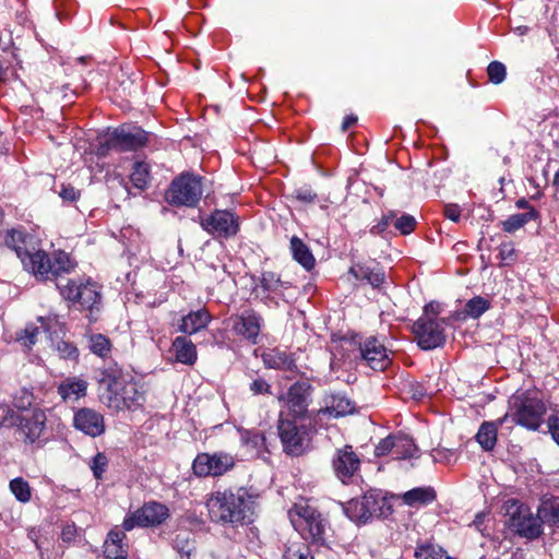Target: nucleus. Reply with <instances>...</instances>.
Returning a JSON list of instances; mask_svg holds the SVG:
<instances>
[{
    "mask_svg": "<svg viewBox=\"0 0 559 559\" xmlns=\"http://www.w3.org/2000/svg\"><path fill=\"white\" fill-rule=\"evenodd\" d=\"M263 361L267 368L289 371L296 369L295 359L292 355L280 349H272L265 353L263 355Z\"/></svg>",
    "mask_w": 559,
    "mask_h": 559,
    "instance_id": "obj_31",
    "label": "nucleus"
},
{
    "mask_svg": "<svg viewBox=\"0 0 559 559\" xmlns=\"http://www.w3.org/2000/svg\"><path fill=\"white\" fill-rule=\"evenodd\" d=\"M504 423H500V418L496 421H484L478 432L476 433V440L485 451H491L497 443L498 428Z\"/></svg>",
    "mask_w": 559,
    "mask_h": 559,
    "instance_id": "obj_30",
    "label": "nucleus"
},
{
    "mask_svg": "<svg viewBox=\"0 0 559 559\" xmlns=\"http://www.w3.org/2000/svg\"><path fill=\"white\" fill-rule=\"evenodd\" d=\"M416 559H454L447 555V552L437 545L423 544L417 546L415 550Z\"/></svg>",
    "mask_w": 559,
    "mask_h": 559,
    "instance_id": "obj_39",
    "label": "nucleus"
},
{
    "mask_svg": "<svg viewBox=\"0 0 559 559\" xmlns=\"http://www.w3.org/2000/svg\"><path fill=\"white\" fill-rule=\"evenodd\" d=\"M487 74L491 83L500 84L506 79L507 70L503 63L492 61L487 68Z\"/></svg>",
    "mask_w": 559,
    "mask_h": 559,
    "instance_id": "obj_48",
    "label": "nucleus"
},
{
    "mask_svg": "<svg viewBox=\"0 0 559 559\" xmlns=\"http://www.w3.org/2000/svg\"><path fill=\"white\" fill-rule=\"evenodd\" d=\"M402 499L405 504L419 508L432 502L436 499V493L432 488L418 487L406 491Z\"/></svg>",
    "mask_w": 559,
    "mask_h": 559,
    "instance_id": "obj_34",
    "label": "nucleus"
},
{
    "mask_svg": "<svg viewBox=\"0 0 559 559\" xmlns=\"http://www.w3.org/2000/svg\"><path fill=\"white\" fill-rule=\"evenodd\" d=\"M357 122V117L349 115L346 116L342 123V130L347 131L349 128H352Z\"/></svg>",
    "mask_w": 559,
    "mask_h": 559,
    "instance_id": "obj_62",
    "label": "nucleus"
},
{
    "mask_svg": "<svg viewBox=\"0 0 559 559\" xmlns=\"http://www.w3.org/2000/svg\"><path fill=\"white\" fill-rule=\"evenodd\" d=\"M331 465L336 478L343 484H349L358 476L361 461L352 445H344L335 450Z\"/></svg>",
    "mask_w": 559,
    "mask_h": 559,
    "instance_id": "obj_17",
    "label": "nucleus"
},
{
    "mask_svg": "<svg viewBox=\"0 0 559 559\" xmlns=\"http://www.w3.org/2000/svg\"><path fill=\"white\" fill-rule=\"evenodd\" d=\"M10 490L14 497L22 503H26L32 498L29 484L22 477H16L10 481Z\"/></svg>",
    "mask_w": 559,
    "mask_h": 559,
    "instance_id": "obj_40",
    "label": "nucleus"
},
{
    "mask_svg": "<svg viewBox=\"0 0 559 559\" xmlns=\"http://www.w3.org/2000/svg\"><path fill=\"white\" fill-rule=\"evenodd\" d=\"M130 179L135 188L140 190L147 189L151 182L150 165L145 162H135Z\"/></svg>",
    "mask_w": 559,
    "mask_h": 559,
    "instance_id": "obj_37",
    "label": "nucleus"
},
{
    "mask_svg": "<svg viewBox=\"0 0 559 559\" xmlns=\"http://www.w3.org/2000/svg\"><path fill=\"white\" fill-rule=\"evenodd\" d=\"M126 534L118 527L112 528L104 545L105 559H128V546L123 543Z\"/></svg>",
    "mask_w": 559,
    "mask_h": 559,
    "instance_id": "obj_25",
    "label": "nucleus"
},
{
    "mask_svg": "<svg viewBox=\"0 0 559 559\" xmlns=\"http://www.w3.org/2000/svg\"><path fill=\"white\" fill-rule=\"evenodd\" d=\"M312 388L305 381H297L289 386L286 393L281 394L277 400L285 412V417L306 419L308 407L311 402Z\"/></svg>",
    "mask_w": 559,
    "mask_h": 559,
    "instance_id": "obj_10",
    "label": "nucleus"
},
{
    "mask_svg": "<svg viewBox=\"0 0 559 559\" xmlns=\"http://www.w3.org/2000/svg\"><path fill=\"white\" fill-rule=\"evenodd\" d=\"M499 258L504 264H511L515 260V249L511 242L499 246Z\"/></svg>",
    "mask_w": 559,
    "mask_h": 559,
    "instance_id": "obj_51",
    "label": "nucleus"
},
{
    "mask_svg": "<svg viewBox=\"0 0 559 559\" xmlns=\"http://www.w3.org/2000/svg\"><path fill=\"white\" fill-rule=\"evenodd\" d=\"M39 333V328L34 324H28L23 331V336H20L19 340L23 341V344L27 347H32L36 343V337Z\"/></svg>",
    "mask_w": 559,
    "mask_h": 559,
    "instance_id": "obj_52",
    "label": "nucleus"
},
{
    "mask_svg": "<svg viewBox=\"0 0 559 559\" xmlns=\"http://www.w3.org/2000/svg\"><path fill=\"white\" fill-rule=\"evenodd\" d=\"M0 245L14 251L22 262L29 253L26 249V235L20 229L13 228L0 234Z\"/></svg>",
    "mask_w": 559,
    "mask_h": 559,
    "instance_id": "obj_28",
    "label": "nucleus"
},
{
    "mask_svg": "<svg viewBox=\"0 0 559 559\" xmlns=\"http://www.w3.org/2000/svg\"><path fill=\"white\" fill-rule=\"evenodd\" d=\"M290 523L300 535L308 539L319 540L324 534V525L320 514L306 503H296L289 511Z\"/></svg>",
    "mask_w": 559,
    "mask_h": 559,
    "instance_id": "obj_11",
    "label": "nucleus"
},
{
    "mask_svg": "<svg viewBox=\"0 0 559 559\" xmlns=\"http://www.w3.org/2000/svg\"><path fill=\"white\" fill-rule=\"evenodd\" d=\"M546 412L547 407L543 400L524 393L513 396L509 412L500 418V423L511 419L512 423L535 431L540 427Z\"/></svg>",
    "mask_w": 559,
    "mask_h": 559,
    "instance_id": "obj_4",
    "label": "nucleus"
},
{
    "mask_svg": "<svg viewBox=\"0 0 559 559\" xmlns=\"http://www.w3.org/2000/svg\"><path fill=\"white\" fill-rule=\"evenodd\" d=\"M212 320V316L205 309H199L191 311L187 316L182 317L178 330L185 334H195L199 331L205 329Z\"/></svg>",
    "mask_w": 559,
    "mask_h": 559,
    "instance_id": "obj_27",
    "label": "nucleus"
},
{
    "mask_svg": "<svg viewBox=\"0 0 559 559\" xmlns=\"http://www.w3.org/2000/svg\"><path fill=\"white\" fill-rule=\"evenodd\" d=\"M57 287L66 299L78 304L81 309L90 311L99 309L102 295L96 283L90 280L85 282L67 280L66 284L60 282Z\"/></svg>",
    "mask_w": 559,
    "mask_h": 559,
    "instance_id": "obj_8",
    "label": "nucleus"
},
{
    "mask_svg": "<svg viewBox=\"0 0 559 559\" xmlns=\"http://www.w3.org/2000/svg\"><path fill=\"white\" fill-rule=\"evenodd\" d=\"M507 513L510 515L509 525L520 536L528 539H535L543 533V521L537 513L535 516L524 504L515 500L507 502Z\"/></svg>",
    "mask_w": 559,
    "mask_h": 559,
    "instance_id": "obj_9",
    "label": "nucleus"
},
{
    "mask_svg": "<svg viewBox=\"0 0 559 559\" xmlns=\"http://www.w3.org/2000/svg\"><path fill=\"white\" fill-rule=\"evenodd\" d=\"M88 466H90L94 477L96 479H102L103 475L106 472L107 466H108V459H107L106 454L103 452L96 453V455H94L91 459Z\"/></svg>",
    "mask_w": 559,
    "mask_h": 559,
    "instance_id": "obj_47",
    "label": "nucleus"
},
{
    "mask_svg": "<svg viewBox=\"0 0 559 559\" xmlns=\"http://www.w3.org/2000/svg\"><path fill=\"white\" fill-rule=\"evenodd\" d=\"M431 457L436 463L451 464L456 461V453L452 449L438 448L431 451Z\"/></svg>",
    "mask_w": 559,
    "mask_h": 559,
    "instance_id": "obj_50",
    "label": "nucleus"
},
{
    "mask_svg": "<svg viewBox=\"0 0 559 559\" xmlns=\"http://www.w3.org/2000/svg\"><path fill=\"white\" fill-rule=\"evenodd\" d=\"M552 185L554 187L556 188V193L555 195L557 198H559V169L555 173L554 175V180H552Z\"/></svg>",
    "mask_w": 559,
    "mask_h": 559,
    "instance_id": "obj_64",
    "label": "nucleus"
},
{
    "mask_svg": "<svg viewBox=\"0 0 559 559\" xmlns=\"http://www.w3.org/2000/svg\"><path fill=\"white\" fill-rule=\"evenodd\" d=\"M264 320L253 309H248L233 318V331L251 344H258V338L263 328Z\"/></svg>",
    "mask_w": 559,
    "mask_h": 559,
    "instance_id": "obj_20",
    "label": "nucleus"
},
{
    "mask_svg": "<svg viewBox=\"0 0 559 559\" xmlns=\"http://www.w3.org/2000/svg\"><path fill=\"white\" fill-rule=\"evenodd\" d=\"M374 454L390 455L393 460H406L418 457L419 449L411 437L397 433L382 439L376 447Z\"/></svg>",
    "mask_w": 559,
    "mask_h": 559,
    "instance_id": "obj_15",
    "label": "nucleus"
},
{
    "mask_svg": "<svg viewBox=\"0 0 559 559\" xmlns=\"http://www.w3.org/2000/svg\"><path fill=\"white\" fill-rule=\"evenodd\" d=\"M416 226V219L414 216L409 214H403L401 217L394 218V227L402 234L408 235L411 234Z\"/></svg>",
    "mask_w": 559,
    "mask_h": 559,
    "instance_id": "obj_49",
    "label": "nucleus"
},
{
    "mask_svg": "<svg viewBox=\"0 0 559 559\" xmlns=\"http://www.w3.org/2000/svg\"><path fill=\"white\" fill-rule=\"evenodd\" d=\"M538 216L539 214L535 209H531V211L525 213L512 214L502 222V229L506 233H514L526 225L528 222L538 218Z\"/></svg>",
    "mask_w": 559,
    "mask_h": 559,
    "instance_id": "obj_36",
    "label": "nucleus"
},
{
    "mask_svg": "<svg viewBox=\"0 0 559 559\" xmlns=\"http://www.w3.org/2000/svg\"><path fill=\"white\" fill-rule=\"evenodd\" d=\"M75 534H76V528H75V526L73 524L66 525L62 528L61 538H62L63 542L69 543V542L74 539Z\"/></svg>",
    "mask_w": 559,
    "mask_h": 559,
    "instance_id": "obj_59",
    "label": "nucleus"
},
{
    "mask_svg": "<svg viewBox=\"0 0 559 559\" xmlns=\"http://www.w3.org/2000/svg\"><path fill=\"white\" fill-rule=\"evenodd\" d=\"M289 287V282L282 281L278 274L266 271L262 272L259 284L253 288V294L264 305L277 306V299L283 298L284 292Z\"/></svg>",
    "mask_w": 559,
    "mask_h": 559,
    "instance_id": "obj_18",
    "label": "nucleus"
},
{
    "mask_svg": "<svg viewBox=\"0 0 559 559\" xmlns=\"http://www.w3.org/2000/svg\"><path fill=\"white\" fill-rule=\"evenodd\" d=\"M88 382L81 377H67L57 386V393L63 402H78L86 396Z\"/></svg>",
    "mask_w": 559,
    "mask_h": 559,
    "instance_id": "obj_23",
    "label": "nucleus"
},
{
    "mask_svg": "<svg viewBox=\"0 0 559 559\" xmlns=\"http://www.w3.org/2000/svg\"><path fill=\"white\" fill-rule=\"evenodd\" d=\"M538 514L543 523L559 527V498L543 499L538 507Z\"/></svg>",
    "mask_w": 559,
    "mask_h": 559,
    "instance_id": "obj_35",
    "label": "nucleus"
},
{
    "mask_svg": "<svg viewBox=\"0 0 559 559\" xmlns=\"http://www.w3.org/2000/svg\"><path fill=\"white\" fill-rule=\"evenodd\" d=\"M110 151L119 152V142L116 140V130L107 132L98 139L97 155L106 156Z\"/></svg>",
    "mask_w": 559,
    "mask_h": 559,
    "instance_id": "obj_44",
    "label": "nucleus"
},
{
    "mask_svg": "<svg viewBox=\"0 0 559 559\" xmlns=\"http://www.w3.org/2000/svg\"><path fill=\"white\" fill-rule=\"evenodd\" d=\"M173 350L178 362L192 366L197 361L195 345L186 336H177L173 342Z\"/></svg>",
    "mask_w": 559,
    "mask_h": 559,
    "instance_id": "obj_29",
    "label": "nucleus"
},
{
    "mask_svg": "<svg viewBox=\"0 0 559 559\" xmlns=\"http://www.w3.org/2000/svg\"><path fill=\"white\" fill-rule=\"evenodd\" d=\"M169 516L168 508L159 502L151 501L144 503L134 512L127 514L122 527L124 531H131L134 527L158 526Z\"/></svg>",
    "mask_w": 559,
    "mask_h": 559,
    "instance_id": "obj_14",
    "label": "nucleus"
},
{
    "mask_svg": "<svg viewBox=\"0 0 559 559\" xmlns=\"http://www.w3.org/2000/svg\"><path fill=\"white\" fill-rule=\"evenodd\" d=\"M349 274L357 281H366L372 287H379L384 281V273L382 270L371 269L362 264L352 266Z\"/></svg>",
    "mask_w": 559,
    "mask_h": 559,
    "instance_id": "obj_33",
    "label": "nucleus"
},
{
    "mask_svg": "<svg viewBox=\"0 0 559 559\" xmlns=\"http://www.w3.org/2000/svg\"><path fill=\"white\" fill-rule=\"evenodd\" d=\"M59 195L64 202L72 203L79 199L80 191L70 185H62Z\"/></svg>",
    "mask_w": 559,
    "mask_h": 559,
    "instance_id": "obj_55",
    "label": "nucleus"
},
{
    "mask_svg": "<svg viewBox=\"0 0 559 559\" xmlns=\"http://www.w3.org/2000/svg\"><path fill=\"white\" fill-rule=\"evenodd\" d=\"M187 531L179 532L174 539V548L187 559H190L191 554L194 551V542Z\"/></svg>",
    "mask_w": 559,
    "mask_h": 559,
    "instance_id": "obj_41",
    "label": "nucleus"
},
{
    "mask_svg": "<svg viewBox=\"0 0 559 559\" xmlns=\"http://www.w3.org/2000/svg\"><path fill=\"white\" fill-rule=\"evenodd\" d=\"M258 499L249 488H228L211 493L206 507L213 522L238 527L253 522Z\"/></svg>",
    "mask_w": 559,
    "mask_h": 559,
    "instance_id": "obj_1",
    "label": "nucleus"
},
{
    "mask_svg": "<svg viewBox=\"0 0 559 559\" xmlns=\"http://www.w3.org/2000/svg\"><path fill=\"white\" fill-rule=\"evenodd\" d=\"M116 140L119 142V152L132 151L144 146L148 134L142 129L128 130L124 127L116 128Z\"/></svg>",
    "mask_w": 559,
    "mask_h": 559,
    "instance_id": "obj_24",
    "label": "nucleus"
},
{
    "mask_svg": "<svg viewBox=\"0 0 559 559\" xmlns=\"http://www.w3.org/2000/svg\"><path fill=\"white\" fill-rule=\"evenodd\" d=\"M283 559H313L309 547L304 543H292L286 547Z\"/></svg>",
    "mask_w": 559,
    "mask_h": 559,
    "instance_id": "obj_45",
    "label": "nucleus"
},
{
    "mask_svg": "<svg viewBox=\"0 0 559 559\" xmlns=\"http://www.w3.org/2000/svg\"><path fill=\"white\" fill-rule=\"evenodd\" d=\"M203 194L202 179L191 174L176 177L165 193L166 201L175 206L194 207Z\"/></svg>",
    "mask_w": 559,
    "mask_h": 559,
    "instance_id": "obj_7",
    "label": "nucleus"
},
{
    "mask_svg": "<svg viewBox=\"0 0 559 559\" xmlns=\"http://www.w3.org/2000/svg\"><path fill=\"white\" fill-rule=\"evenodd\" d=\"M103 400L114 409L133 408L144 402V393L133 377L118 367H108L102 372Z\"/></svg>",
    "mask_w": 559,
    "mask_h": 559,
    "instance_id": "obj_2",
    "label": "nucleus"
},
{
    "mask_svg": "<svg viewBox=\"0 0 559 559\" xmlns=\"http://www.w3.org/2000/svg\"><path fill=\"white\" fill-rule=\"evenodd\" d=\"M47 409L34 407L31 412L17 413L10 406H0V426L16 427L24 444L44 447L49 440Z\"/></svg>",
    "mask_w": 559,
    "mask_h": 559,
    "instance_id": "obj_3",
    "label": "nucleus"
},
{
    "mask_svg": "<svg viewBox=\"0 0 559 559\" xmlns=\"http://www.w3.org/2000/svg\"><path fill=\"white\" fill-rule=\"evenodd\" d=\"M290 251L295 261L302 265L306 270L313 269L316 259L309 247L297 236L290 238Z\"/></svg>",
    "mask_w": 559,
    "mask_h": 559,
    "instance_id": "obj_32",
    "label": "nucleus"
},
{
    "mask_svg": "<svg viewBox=\"0 0 559 559\" xmlns=\"http://www.w3.org/2000/svg\"><path fill=\"white\" fill-rule=\"evenodd\" d=\"M296 199L301 202L312 203L317 199V194L309 189H299L296 191Z\"/></svg>",
    "mask_w": 559,
    "mask_h": 559,
    "instance_id": "obj_57",
    "label": "nucleus"
},
{
    "mask_svg": "<svg viewBox=\"0 0 559 559\" xmlns=\"http://www.w3.org/2000/svg\"><path fill=\"white\" fill-rule=\"evenodd\" d=\"M547 427L550 435L559 431V416L550 415L547 419Z\"/></svg>",
    "mask_w": 559,
    "mask_h": 559,
    "instance_id": "obj_60",
    "label": "nucleus"
},
{
    "mask_svg": "<svg viewBox=\"0 0 559 559\" xmlns=\"http://www.w3.org/2000/svg\"><path fill=\"white\" fill-rule=\"evenodd\" d=\"M57 350L60 356L66 359H76L79 355L76 347L69 342L62 341L58 343Z\"/></svg>",
    "mask_w": 559,
    "mask_h": 559,
    "instance_id": "obj_54",
    "label": "nucleus"
},
{
    "mask_svg": "<svg viewBox=\"0 0 559 559\" xmlns=\"http://www.w3.org/2000/svg\"><path fill=\"white\" fill-rule=\"evenodd\" d=\"M440 312V305L438 302H429L424 308V316L429 317V313L437 316Z\"/></svg>",
    "mask_w": 559,
    "mask_h": 559,
    "instance_id": "obj_61",
    "label": "nucleus"
},
{
    "mask_svg": "<svg viewBox=\"0 0 559 559\" xmlns=\"http://www.w3.org/2000/svg\"><path fill=\"white\" fill-rule=\"evenodd\" d=\"M235 466V459L231 454L223 451L199 453L192 463V471L198 477H218Z\"/></svg>",
    "mask_w": 559,
    "mask_h": 559,
    "instance_id": "obj_13",
    "label": "nucleus"
},
{
    "mask_svg": "<svg viewBox=\"0 0 559 559\" xmlns=\"http://www.w3.org/2000/svg\"><path fill=\"white\" fill-rule=\"evenodd\" d=\"M515 206L518 209H524L527 211H531V209H534L526 199L522 198L515 202Z\"/></svg>",
    "mask_w": 559,
    "mask_h": 559,
    "instance_id": "obj_63",
    "label": "nucleus"
},
{
    "mask_svg": "<svg viewBox=\"0 0 559 559\" xmlns=\"http://www.w3.org/2000/svg\"><path fill=\"white\" fill-rule=\"evenodd\" d=\"M249 389L253 395L271 394V385L262 378L254 379Z\"/></svg>",
    "mask_w": 559,
    "mask_h": 559,
    "instance_id": "obj_53",
    "label": "nucleus"
},
{
    "mask_svg": "<svg viewBox=\"0 0 559 559\" xmlns=\"http://www.w3.org/2000/svg\"><path fill=\"white\" fill-rule=\"evenodd\" d=\"M444 216L452 222H459L461 217V209L456 204H447L444 206Z\"/></svg>",
    "mask_w": 559,
    "mask_h": 559,
    "instance_id": "obj_56",
    "label": "nucleus"
},
{
    "mask_svg": "<svg viewBox=\"0 0 559 559\" xmlns=\"http://www.w3.org/2000/svg\"><path fill=\"white\" fill-rule=\"evenodd\" d=\"M241 440L252 449H262L265 444V436L257 429L245 430L241 432Z\"/></svg>",
    "mask_w": 559,
    "mask_h": 559,
    "instance_id": "obj_46",
    "label": "nucleus"
},
{
    "mask_svg": "<svg viewBox=\"0 0 559 559\" xmlns=\"http://www.w3.org/2000/svg\"><path fill=\"white\" fill-rule=\"evenodd\" d=\"M304 420L285 417V412L280 411L277 421L278 437L284 452L289 455H300L309 445L310 429Z\"/></svg>",
    "mask_w": 559,
    "mask_h": 559,
    "instance_id": "obj_6",
    "label": "nucleus"
},
{
    "mask_svg": "<svg viewBox=\"0 0 559 559\" xmlns=\"http://www.w3.org/2000/svg\"><path fill=\"white\" fill-rule=\"evenodd\" d=\"M490 308V301L481 296L469 299L465 305L468 317L477 319Z\"/></svg>",
    "mask_w": 559,
    "mask_h": 559,
    "instance_id": "obj_43",
    "label": "nucleus"
},
{
    "mask_svg": "<svg viewBox=\"0 0 559 559\" xmlns=\"http://www.w3.org/2000/svg\"><path fill=\"white\" fill-rule=\"evenodd\" d=\"M73 427L92 438L102 436L106 429L103 414L90 407H82L74 412Z\"/></svg>",
    "mask_w": 559,
    "mask_h": 559,
    "instance_id": "obj_21",
    "label": "nucleus"
},
{
    "mask_svg": "<svg viewBox=\"0 0 559 559\" xmlns=\"http://www.w3.org/2000/svg\"><path fill=\"white\" fill-rule=\"evenodd\" d=\"M35 403V396L32 389L22 388L13 396V405L20 412H31Z\"/></svg>",
    "mask_w": 559,
    "mask_h": 559,
    "instance_id": "obj_42",
    "label": "nucleus"
},
{
    "mask_svg": "<svg viewBox=\"0 0 559 559\" xmlns=\"http://www.w3.org/2000/svg\"><path fill=\"white\" fill-rule=\"evenodd\" d=\"M355 409L349 399L343 395H332L326 406L317 412V417L321 420L325 417H343L352 414Z\"/></svg>",
    "mask_w": 559,
    "mask_h": 559,
    "instance_id": "obj_26",
    "label": "nucleus"
},
{
    "mask_svg": "<svg viewBox=\"0 0 559 559\" xmlns=\"http://www.w3.org/2000/svg\"><path fill=\"white\" fill-rule=\"evenodd\" d=\"M412 330L418 346L425 350L437 348L445 341L443 321L435 318L420 317Z\"/></svg>",
    "mask_w": 559,
    "mask_h": 559,
    "instance_id": "obj_16",
    "label": "nucleus"
},
{
    "mask_svg": "<svg viewBox=\"0 0 559 559\" xmlns=\"http://www.w3.org/2000/svg\"><path fill=\"white\" fill-rule=\"evenodd\" d=\"M91 352L102 358L108 357L111 353L110 340L103 334H92L88 337Z\"/></svg>",
    "mask_w": 559,
    "mask_h": 559,
    "instance_id": "obj_38",
    "label": "nucleus"
},
{
    "mask_svg": "<svg viewBox=\"0 0 559 559\" xmlns=\"http://www.w3.org/2000/svg\"><path fill=\"white\" fill-rule=\"evenodd\" d=\"M360 355L367 365L377 371H383L391 364L386 347L374 336L367 337L360 344Z\"/></svg>",
    "mask_w": 559,
    "mask_h": 559,
    "instance_id": "obj_22",
    "label": "nucleus"
},
{
    "mask_svg": "<svg viewBox=\"0 0 559 559\" xmlns=\"http://www.w3.org/2000/svg\"><path fill=\"white\" fill-rule=\"evenodd\" d=\"M24 269L35 275L37 280H53L61 273H69L73 267L70 257L63 252H55L51 257L38 250L23 258Z\"/></svg>",
    "mask_w": 559,
    "mask_h": 559,
    "instance_id": "obj_5",
    "label": "nucleus"
},
{
    "mask_svg": "<svg viewBox=\"0 0 559 559\" xmlns=\"http://www.w3.org/2000/svg\"><path fill=\"white\" fill-rule=\"evenodd\" d=\"M394 218H395V214L394 213H389L386 215H383V217L381 218V221L379 222V224L377 226H374L372 228L373 229H377V233H382L383 230L386 229L388 226H390L391 224L394 225Z\"/></svg>",
    "mask_w": 559,
    "mask_h": 559,
    "instance_id": "obj_58",
    "label": "nucleus"
},
{
    "mask_svg": "<svg viewBox=\"0 0 559 559\" xmlns=\"http://www.w3.org/2000/svg\"><path fill=\"white\" fill-rule=\"evenodd\" d=\"M381 510V500L378 495L367 492L364 496L352 499L344 506L345 514L354 522H367Z\"/></svg>",
    "mask_w": 559,
    "mask_h": 559,
    "instance_id": "obj_19",
    "label": "nucleus"
},
{
    "mask_svg": "<svg viewBox=\"0 0 559 559\" xmlns=\"http://www.w3.org/2000/svg\"><path fill=\"white\" fill-rule=\"evenodd\" d=\"M201 227L214 239H228L239 231V216L227 210H215L201 217Z\"/></svg>",
    "mask_w": 559,
    "mask_h": 559,
    "instance_id": "obj_12",
    "label": "nucleus"
}]
</instances>
